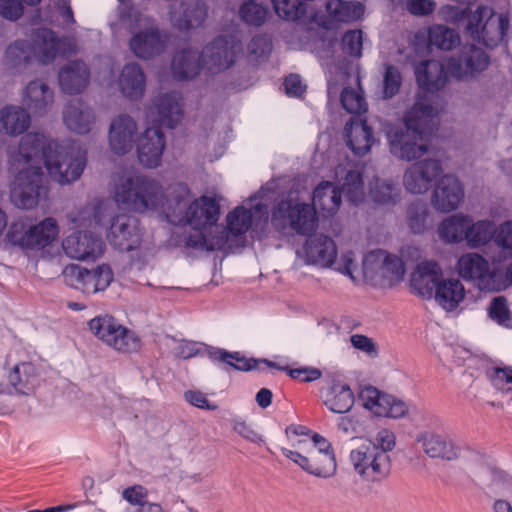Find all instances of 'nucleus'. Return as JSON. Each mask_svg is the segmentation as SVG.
<instances>
[{"instance_id":"1","label":"nucleus","mask_w":512,"mask_h":512,"mask_svg":"<svg viewBox=\"0 0 512 512\" xmlns=\"http://www.w3.org/2000/svg\"><path fill=\"white\" fill-rule=\"evenodd\" d=\"M21 157L25 164L30 161L36 166L45 167L49 177L59 184L76 181L85 167V153L71 142H58L43 134H27L13 151L12 163L19 167Z\"/></svg>"},{"instance_id":"2","label":"nucleus","mask_w":512,"mask_h":512,"mask_svg":"<svg viewBox=\"0 0 512 512\" xmlns=\"http://www.w3.org/2000/svg\"><path fill=\"white\" fill-rule=\"evenodd\" d=\"M286 436L292 448H281L284 457L315 478L329 480L337 475L338 462L330 440L301 425H290Z\"/></svg>"},{"instance_id":"3","label":"nucleus","mask_w":512,"mask_h":512,"mask_svg":"<svg viewBox=\"0 0 512 512\" xmlns=\"http://www.w3.org/2000/svg\"><path fill=\"white\" fill-rule=\"evenodd\" d=\"M441 110L438 101L426 97L418 98L403 118L405 130L395 127L387 132L391 153L408 161L424 156L428 146L423 131Z\"/></svg>"},{"instance_id":"4","label":"nucleus","mask_w":512,"mask_h":512,"mask_svg":"<svg viewBox=\"0 0 512 512\" xmlns=\"http://www.w3.org/2000/svg\"><path fill=\"white\" fill-rule=\"evenodd\" d=\"M489 65L487 55L474 46L465 47L458 58L449 57L444 62L427 60L418 64L415 75L418 85L427 91L444 87L449 78L469 81L477 77Z\"/></svg>"},{"instance_id":"5","label":"nucleus","mask_w":512,"mask_h":512,"mask_svg":"<svg viewBox=\"0 0 512 512\" xmlns=\"http://www.w3.org/2000/svg\"><path fill=\"white\" fill-rule=\"evenodd\" d=\"M239 45L224 38H218L207 45L202 54L182 51L173 59V73L181 79H193L202 71L217 73L227 69L235 60Z\"/></svg>"},{"instance_id":"6","label":"nucleus","mask_w":512,"mask_h":512,"mask_svg":"<svg viewBox=\"0 0 512 512\" xmlns=\"http://www.w3.org/2000/svg\"><path fill=\"white\" fill-rule=\"evenodd\" d=\"M113 198L135 212H154L163 207L165 197L161 184L144 176L126 173L113 182Z\"/></svg>"},{"instance_id":"7","label":"nucleus","mask_w":512,"mask_h":512,"mask_svg":"<svg viewBox=\"0 0 512 512\" xmlns=\"http://www.w3.org/2000/svg\"><path fill=\"white\" fill-rule=\"evenodd\" d=\"M341 191L354 202L363 198L362 180L358 171L349 164L334 170L333 181H322L313 191L312 201L316 210L324 216L335 214L341 205Z\"/></svg>"},{"instance_id":"8","label":"nucleus","mask_w":512,"mask_h":512,"mask_svg":"<svg viewBox=\"0 0 512 512\" xmlns=\"http://www.w3.org/2000/svg\"><path fill=\"white\" fill-rule=\"evenodd\" d=\"M455 271L460 278L473 282L481 291H501L508 287L507 269H492L489 261L476 252H467L459 256L455 263Z\"/></svg>"},{"instance_id":"9","label":"nucleus","mask_w":512,"mask_h":512,"mask_svg":"<svg viewBox=\"0 0 512 512\" xmlns=\"http://www.w3.org/2000/svg\"><path fill=\"white\" fill-rule=\"evenodd\" d=\"M271 222L279 231L290 227L299 234L309 233L317 226L316 208L305 202L300 192L290 193L274 209Z\"/></svg>"},{"instance_id":"10","label":"nucleus","mask_w":512,"mask_h":512,"mask_svg":"<svg viewBox=\"0 0 512 512\" xmlns=\"http://www.w3.org/2000/svg\"><path fill=\"white\" fill-rule=\"evenodd\" d=\"M60 228L57 221L48 217L28 228L22 222H14L8 229L6 243L22 249L49 251L58 242Z\"/></svg>"},{"instance_id":"11","label":"nucleus","mask_w":512,"mask_h":512,"mask_svg":"<svg viewBox=\"0 0 512 512\" xmlns=\"http://www.w3.org/2000/svg\"><path fill=\"white\" fill-rule=\"evenodd\" d=\"M362 271V282L385 288L394 286L403 279L405 267L397 256L377 249L365 254Z\"/></svg>"},{"instance_id":"12","label":"nucleus","mask_w":512,"mask_h":512,"mask_svg":"<svg viewBox=\"0 0 512 512\" xmlns=\"http://www.w3.org/2000/svg\"><path fill=\"white\" fill-rule=\"evenodd\" d=\"M348 462L354 474L368 485L383 482L391 472L390 456H383L365 443L349 451Z\"/></svg>"},{"instance_id":"13","label":"nucleus","mask_w":512,"mask_h":512,"mask_svg":"<svg viewBox=\"0 0 512 512\" xmlns=\"http://www.w3.org/2000/svg\"><path fill=\"white\" fill-rule=\"evenodd\" d=\"M12 154L13 151L9 155L10 168L16 173L11 189L12 201L18 207L33 208L37 205L40 196L41 166H36L32 161L25 164V160L21 157V164L17 167L12 163Z\"/></svg>"},{"instance_id":"14","label":"nucleus","mask_w":512,"mask_h":512,"mask_svg":"<svg viewBox=\"0 0 512 512\" xmlns=\"http://www.w3.org/2000/svg\"><path fill=\"white\" fill-rule=\"evenodd\" d=\"M88 327L98 340L117 351L132 352L140 346L137 335L110 315L94 317L88 322Z\"/></svg>"},{"instance_id":"15","label":"nucleus","mask_w":512,"mask_h":512,"mask_svg":"<svg viewBox=\"0 0 512 512\" xmlns=\"http://www.w3.org/2000/svg\"><path fill=\"white\" fill-rule=\"evenodd\" d=\"M335 257V241L325 235H315L297 246L291 269L298 271L304 266H312L318 269H330Z\"/></svg>"},{"instance_id":"16","label":"nucleus","mask_w":512,"mask_h":512,"mask_svg":"<svg viewBox=\"0 0 512 512\" xmlns=\"http://www.w3.org/2000/svg\"><path fill=\"white\" fill-rule=\"evenodd\" d=\"M62 275L67 285L87 295L106 290L114 279L113 271L107 264L92 269L69 264L63 269Z\"/></svg>"},{"instance_id":"17","label":"nucleus","mask_w":512,"mask_h":512,"mask_svg":"<svg viewBox=\"0 0 512 512\" xmlns=\"http://www.w3.org/2000/svg\"><path fill=\"white\" fill-rule=\"evenodd\" d=\"M508 28V19L502 14H495L489 7L477 10L470 18L467 29L471 35L492 47L500 42Z\"/></svg>"},{"instance_id":"18","label":"nucleus","mask_w":512,"mask_h":512,"mask_svg":"<svg viewBox=\"0 0 512 512\" xmlns=\"http://www.w3.org/2000/svg\"><path fill=\"white\" fill-rule=\"evenodd\" d=\"M60 41L56 39L53 32L41 31L36 38L35 44L31 47L26 41H16L6 51V58L12 65L27 61L32 55H37L41 61L48 62L58 54Z\"/></svg>"},{"instance_id":"19","label":"nucleus","mask_w":512,"mask_h":512,"mask_svg":"<svg viewBox=\"0 0 512 512\" xmlns=\"http://www.w3.org/2000/svg\"><path fill=\"white\" fill-rule=\"evenodd\" d=\"M268 220L265 205L249 200L232 209L226 215V229L232 237H237L252 230L261 228Z\"/></svg>"},{"instance_id":"20","label":"nucleus","mask_w":512,"mask_h":512,"mask_svg":"<svg viewBox=\"0 0 512 512\" xmlns=\"http://www.w3.org/2000/svg\"><path fill=\"white\" fill-rule=\"evenodd\" d=\"M442 167L438 160L427 159L409 166L403 175V186L409 193L423 194L427 192L431 183L438 179Z\"/></svg>"},{"instance_id":"21","label":"nucleus","mask_w":512,"mask_h":512,"mask_svg":"<svg viewBox=\"0 0 512 512\" xmlns=\"http://www.w3.org/2000/svg\"><path fill=\"white\" fill-rule=\"evenodd\" d=\"M415 440L424 454L432 459L453 461L461 454L460 445L447 435L423 430L416 435Z\"/></svg>"},{"instance_id":"22","label":"nucleus","mask_w":512,"mask_h":512,"mask_svg":"<svg viewBox=\"0 0 512 512\" xmlns=\"http://www.w3.org/2000/svg\"><path fill=\"white\" fill-rule=\"evenodd\" d=\"M62 248L71 259L89 261L102 255L104 244L99 237L92 233L79 231L69 234L62 241Z\"/></svg>"},{"instance_id":"23","label":"nucleus","mask_w":512,"mask_h":512,"mask_svg":"<svg viewBox=\"0 0 512 512\" xmlns=\"http://www.w3.org/2000/svg\"><path fill=\"white\" fill-rule=\"evenodd\" d=\"M464 200V187L461 181L452 174H446L436 182L431 203L440 212L456 210Z\"/></svg>"},{"instance_id":"24","label":"nucleus","mask_w":512,"mask_h":512,"mask_svg":"<svg viewBox=\"0 0 512 512\" xmlns=\"http://www.w3.org/2000/svg\"><path fill=\"white\" fill-rule=\"evenodd\" d=\"M443 276L440 264L433 260L418 263L409 278V286L414 294L423 299H432L436 286Z\"/></svg>"},{"instance_id":"25","label":"nucleus","mask_w":512,"mask_h":512,"mask_svg":"<svg viewBox=\"0 0 512 512\" xmlns=\"http://www.w3.org/2000/svg\"><path fill=\"white\" fill-rule=\"evenodd\" d=\"M220 198L203 195L192 201L187 208L185 220L195 230L217 223L220 214Z\"/></svg>"},{"instance_id":"26","label":"nucleus","mask_w":512,"mask_h":512,"mask_svg":"<svg viewBox=\"0 0 512 512\" xmlns=\"http://www.w3.org/2000/svg\"><path fill=\"white\" fill-rule=\"evenodd\" d=\"M108 240L121 250H132L141 241L138 221L127 215H120L112 222L107 234Z\"/></svg>"},{"instance_id":"27","label":"nucleus","mask_w":512,"mask_h":512,"mask_svg":"<svg viewBox=\"0 0 512 512\" xmlns=\"http://www.w3.org/2000/svg\"><path fill=\"white\" fill-rule=\"evenodd\" d=\"M140 31L135 32L130 40V48L140 58H150L160 53L164 42L158 31L146 18L139 19Z\"/></svg>"},{"instance_id":"28","label":"nucleus","mask_w":512,"mask_h":512,"mask_svg":"<svg viewBox=\"0 0 512 512\" xmlns=\"http://www.w3.org/2000/svg\"><path fill=\"white\" fill-rule=\"evenodd\" d=\"M466 296L467 290L459 278L442 276L432 298L444 311L454 312L463 304Z\"/></svg>"},{"instance_id":"29","label":"nucleus","mask_w":512,"mask_h":512,"mask_svg":"<svg viewBox=\"0 0 512 512\" xmlns=\"http://www.w3.org/2000/svg\"><path fill=\"white\" fill-rule=\"evenodd\" d=\"M165 148L164 137L158 128H148L140 136L137 153L140 163L148 168L160 165Z\"/></svg>"},{"instance_id":"30","label":"nucleus","mask_w":512,"mask_h":512,"mask_svg":"<svg viewBox=\"0 0 512 512\" xmlns=\"http://www.w3.org/2000/svg\"><path fill=\"white\" fill-rule=\"evenodd\" d=\"M137 126L129 116L115 118L110 126L109 146L113 153L123 155L129 152L135 142Z\"/></svg>"},{"instance_id":"31","label":"nucleus","mask_w":512,"mask_h":512,"mask_svg":"<svg viewBox=\"0 0 512 512\" xmlns=\"http://www.w3.org/2000/svg\"><path fill=\"white\" fill-rule=\"evenodd\" d=\"M339 78L344 84L340 95L342 107L352 114L365 112L367 103L360 87L358 73L348 74L341 72Z\"/></svg>"},{"instance_id":"32","label":"nucleus","mask_w":512,"mask_h":512,"mask_svg":"<svg viewBox=\"0 0 512 512\" xmlns=\"http://www.w3.org/2000/svg\"><path fill=\"white\" fill-rule=\"evenodd\" d=\"M345 140L355 155L363 156L370 151L374 143V136L366 122L354 120L345 129Z\"/></svg>"},{"instance_id":"33","label":"nucleus","mask_w":512,"mask_h":512,"mask_svg":"<svg viewBox=\"0 0 512 512\" xmlns=\"http://www.w3.org/2000/svg\"><path fill=\"white\" fill-rule=\"evenodd\" d=\"M323 404L333 413L349 412L355 403L354 392L348 384L337 382L323 393Z\"/></svg>"},{"instance_id":"34","label":"nucleus","mask_w":512,"mask_h":512,"mask_svg":"<svg viewBox=\"0 0 512 512\" xmlns=\"http://www.w3.org/2000/svg\"><path fill=\"white\" fill-rule=\"evenodd\" d=\"M158 120L170 128L179 124L183 118L182 99L178 93L164 94L154 104Z\"/></svg>"},{"instance_id":"35","label":"nucleus","mask_w":512,"mask_h":512,"mask_svg":"<svg viewBox=\"0 0 512 512\" xmlns=\"http://www.w3.org/2000/svg\"><path fill=\"white\" fill-rule=\"evenodd\" d=\"M465 213H455L443 218L437 225L436 234L445 244H459L464 242L467 223Z\"/></svg>"},{"instance_id":"36","label":"nucleus","mask_w":512,"mask_h":512,"mask_svg":"<svg viewBox=\"0 0 512 512\" xmlns=\"http://www.w3.org/2000/svg\"><path fill=\"white\" fill-rule=\"evenodd\" d=\"M109 205L101 202L96 205L87 206L82 210L73 211L68 215L71 229L90 228L96 225H103L110 216Z\"/></svg>"},{"instance_id":"37","label":"nucleus","mask_w":512,"mask_h":512,"mask_svg":"<svg viewBox=\"0 0 512 512\" xmlns=\"http://www.w3.org/2000/svg\"><path fill=\"white\" fill-rule=\"evenodd\" d=\"M467 223L464 242L468 247L477 249L486 246L491 240L494 241L496 227L492 220L474 221L467 215Z\"/></svg>"},{"instance_id":"38","label":"nucleus","mask_w":512,"mask_h":512,"mask_svg":"<svg viewBox=\"0 0 512 512\" xmlns=\"http://www.w3.org/2000/svg\"><path fill=\"white\" fill-rule=\"evenodd\" d=\"M34 374V366L28 362L15 364L5 368L0 375V380L7 378V383L1 382V390L7 393L24 392Z\"/></svg>"},{"instance_id":"39","label":"nucleus","mask_w":512,"mask_h":512,"mask_svg":"<svg viewBox=\"0 0 512 512\" xmlns=\"http://www.w3.org/2000/svg\"><path fill=\"white\" fill-rule=\"evenodd\" d=\"M327 15L333 23H350L360 20L365 7L358 1L330 0L326 6Z\"/></svg>"},{"instance_id":"40","label":"nucleus","mask_w":512,"mask_h":512,"mask_svg":"<svg viewBox=\"0 0 512 512\" xmlns=\"http://www.w3.org/2000/svg\"><path fill=\"white\" fill-rule=\"evenodd\" d=\"M24 101L34 113L42 114L52 104L53 92L43 80H35L27 85Z\"/></svg>"},{"instance_id":"41","label":"nucleus","mask_w":512,"mask_h":512,"mask_svg":"<svg viewBox=\"0 0 512 512\" xmlns=\"http://www.w3.org/2000/svg\"><path fill=\"white\" fill-rule=\"evenodd\" d=\"M118 85L124 96L137 99L144 93L145 76L138 65L129 64L123 68Z\"/></svg>"},{"instance_id":"42","label":"nucleus","mask_w":512,"mask_h":512,"mask_svg":"<svg viewBox=\"0 0 512 512\" xmlns=\"http://www.w3.org/2000/svg\"><path fill=\"white\" fill-rule=\"evenodd\" d=\"M28 113L16 106H8L0 111V129L8 135H18L29 125Z\"/></svg>"},{"instance_id":"43","label":"nucleus","mask_w":512,"mask_h":512,"mask_svg":"<svg viewBox=\"0 0 512 512\" xmlns=\"http://www.w3.org/2000/svg\"><path fill=\"white\" fill-rule=\"evenodd\" d=\"M330 269L349 277L354 282H362V265L358 264L357 253L352 249H336V257Z\"/></svg>"},{"instance_id":"44","label":"nucleus","mask_w":512,"mask_h":512,"mask_svg":"<svg viewBox=\"0 0 512 512\" xmlns=\"http://www.w3.org/2000/svg\"><path fill=\"white\" fill-rule=\"evenodd\" d=\"M88 73L83 63L77 62L61 70L59 81L67 93L80 92L87 84Z\"/></svg>"},{"instance_id":"45","label":"nucleus","mask_w":512,"mask_h":512,"mask_svg":"<svg viewBox=\"0 0 512 512\" xmlns=\"http://www.w3.org/2000/svg\"><path fill=\"white\" fill-rule=\"evenodd\" d=\"M63 117L66 126L77 133L88 132L94 121L92 113L80 102L70 104L65 109Z\"/></svg>"},{"instance_id":"46","label":"nucleus","mask_w":512,"mask_h":512,"mask_svg":"<svg viewBox=\"0 0 512 512\" xmlns=\"http://www.w3.org/2000/svg\"><path fill=\"white\" fill-rule=\"evenodd\" d=\"M199 230L201 231L200 245L208 251L223 249L232 237L227 229L225 230L217 223L207 225Z\"/></svg>"},{"instance_id":"47","label":"nucleus","mask_w":512,"mask_h":512,"mask_svg":"<svg viewBox=\"0 0 512 512\" xmlns=\"http://www.w3.org/2000/svg\"><path fill=\"white\" fill-rule=\"evenodd\" d=\"M387 393L371 385L361 386L358 399L362 407L375 417H380Z\"/></svg>"},{"instance_id":"48","label":"nucleus","mask_w":512,"mask_h":512,"mask_svg":"<svg viewBox=\"0 0 512 512\" xmlns=\"http://www.w3.org/2000/svg\"><path fill=\"white\" fill-rule=\"evenodd\" d=\"M427 33L430 43L442 50H450L459 43L458 34L443 25H434Z\"/></svg>"},{"instance_id":"49","label":"nucleus","mask_w":512,"mask_h":512,"mask_svg":"<svg viewBox=\"0 0 512 512\" xmlns=\"http://www.w3.org/2000/svg\"><path fill=\"white\" fill-rule=\"evenodd\" d=\"M210 356L214 360L227 363L237 370L250 371L257 368L258 361L252 358H247L239 352L228 353L221 349H216L210 352Z\"/></svg>"},{"instance_id":"50","label":"nucleus","mask_w":512,"mask_h":512,"mask_svg":"<svg viewBox=\"0 0 512 512\" xmlns=\"http://www.w3.org/2000/svg\"><path fill=\"white\" fill-rule=\"evenodd\" d=\"M492 512H512V479L495 485Z\"/></svg>"},{"instance_id":"51","label":"nucleus","mask_w":512,"mask_h":512,"mask_svg":"<svg viewBox=\"0 0 512 512\" xmlns=\"http://www.w3.org/2000/svg\"><path fill=\"white\" fill-rule=\"evenodd\" d=\"M379 418L403 419L409 416L410 406L401 398L387 393L384 405Z\"/></svg>"},{"instance_id":"52","label":"nucleus","mask_w":512,"mask_h":512,"mask_svg":"<svg viewBox=\"0 0 512 512\" xmlns=\"http://www.w3.org/2000/svg\"><path fill=\"white\" fill-rule=\"evenodd\" d=\"M366 445L373 447L378 453L383 456H389L397 443L396 434L389 428H380L373 438L369 441L364 442Z\"/></svg>"},{"instance_id":"53","label":"nucleus","mask_w":512,"mask_h":512,"mask_svg":"<svg viewBox=\"0 0 512 512\" xmlns=\"http://www.w3.org/2000/svg\"><path fill=\"white\" fill-rule=\"evenodd\" d=\"M488 314L498 325L512 328V312L508 309L505 298H494L490 303Z\"/></svg>"},{"instance_id":"54","label":"nucleus","mask_w":512,"mask_h":512,"mask_svg":"<svg viewBox=\"0 0 512 512\" xmlns=\"http://www.w3.org/2000/svg\"><path fill=\"white\" fill-rule=\"evenodd\" d=\"M230 424L233 432H235L243 439L252 443H261L263 441L260 433L246 418L239 415H234L230 419Z\"/></svg>"},{"instance_id":"55","label":"nucleus","mask_w":512,"mask_h":512,"mask_svg":"<svg viewBox=\"0 0 512 512\" xmlns=\"http://www.w3.org/2000/svg\"><path fill=\"white\" fill-rule=\"evenodd\" d=\"M239 15L248 24L260 25L266 19L267 9L259 3L247 1L241 5Z\"/></svg>"},{"instance_id":"56","label":"nucleus","mask_w":512,"mask_h":512,"mask_svg":"<svg viewBox=\"0 0 512 512\" xmlns=\"http://www.w3.org/2000/svg\"><path fill=\"white\" fill-rule=\"evenodd\" d=\"M276 14L286 20H295L302 13V5L299 0H271Z\"/></svg>"},{"instance_id":"57","label":"nucleus","mask_w":512,"mask_h":512,"mask_svg":"<svg viewBox=\"0 0 512 512\" xmlns=\"http://www.w3.org/2000/svg\"><path fill=\"white\" fill-rule=\"evenodd\" d=\"M494 243L504 251L512 252V220H507L495 228Z\"/></svg>"},{"instance_id":"58","label":"nucleus","mask_w":512,"mask_h":512,"mask_svg":"<svg viewBox=\"0 0 512 512\" xmlns=\"http://www.w3.org/2000/svg\"><path fill=\"white\" fill-rule=\"evenodd\" d=\"M401 86V76L399 71L392 66L385 69L383 76V94L385 98L393 97Z\"/></svg>"},{"instance_id":"59","label":"nucleus","mask_w":512,"mask_h":512,"mask_svg":"<svg viewBox=\"0 0 512 512\" xmlns=\"http://www.w3.org/2000/svg\"><path fill=\"white\" fill-rule=\"evenodd\" d=\"M343 50L352 56H360L362 52V32L360 30L348 31L342 39Z\"/></svg>"},{"instance_id":"60","label":"nucleus","mask_w":512,"mask_h":512,"mask_svg":"<svg viewBox=\"0 0 512 512\" xmlns=\"http://www.w3.org/2000/svg\"><path fill=\"white\" fill-rule=\"evenodd\" d=\"M122 498L132 506L141 507L147 502L148 491L141 485H133L122 491Z\"/></svg>"},{"instance_id":"61","label":"nucleus","mask_w":512,"mask_h":512,"mask_svg":"<svg viewBox=\"0 0 512 512\" xmlns=\"http://www.w3.org/2000/svg\"><path fill=\"white\" fill-rule=\"evenodd\" d=\"M370 195L376 202L387 203L396 195V188L389 183L376 181Z\"/></svg>"},{"instance_id":"62","label":"nucleus","mask_w":512,"mask_h":512,"mask_svg":"<svg viewBox=\"0 0 512 512\" xmlns=\"http://www.w3.org/2000/svg\"><path fill=\"white\" fill-rule=\"evenodd\" d=\"M23 12L22 4L17 0H0V15L6 19L16 20Z\"/></svg>"},{"instance_id":"63","label":"nucleus","mask_w":512,"mask_h":512,"mask_svg":"<svg viewBox=\"0 0 512 512\" xmlns=\"http://www.w3.org/2000/svg\"><path fill=\"white\" fill-rule=\"evenodd\" d=\"M200 351L197 343L181 340L175 343L174 354L182 359H189L196 356Z\"/></svg>"},{"instance_id":"64","label":"nucleus","mask_w":512,"mask_h":512,"mask_svg":"<svg viewBox=\"0 0 512 512\" xmlns=\"http://www.w3.org/2000/svg\"><path fill=\"white\" fill-rule=\"evenodd\" d=\"M407 9L414 15H427L435 8L433 0H407Z\"/></svg>"}]
</instances>
